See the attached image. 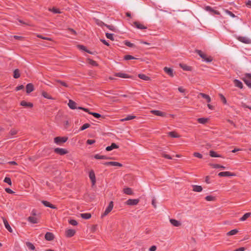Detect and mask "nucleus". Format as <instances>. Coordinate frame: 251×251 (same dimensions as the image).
Returning <instances> with one entry per match:
<instances>
[{
	"instance_id": "obj_1",
	"label": "nucleus",
	"mask_w": 251,
	"mask_h": 251,
	"mask_svg": "<svg viewBox=\"0 0 251 251\" xmlns=\"http://www.w3.org/2000/svg\"><path fill=\"white\" fill-rule=\"evenodd\" d=\"M195 52L198 53L201 57L203 59V61L206 62H210L212 61V58L211 57H207L205 54L202 52L201 50H197Z\"/></svg>"
},
{
	"instance_id": "obj_2",
	"label": "nucleus",
	"mask_w": 251,
	"mask_h": 251,
	"mask_svg": "<svg viewBox=\"0 0 251 251\" xmlns=\"http://www.w3.org/2000/svg\"><path fill=\"white\" fill-rule=\"evenodd\" d=\"M113 206H114V204H113V201H110L109 202L108 206L105 209L104 213L101 214V217L103 218L104 216H105L107 215H108L112 211V210L113 209Z\"/></svg>"
},
{
	"instance_id": "obj_3",
	"label": "nucleus",
	"mask_w": 251,
	"mask_h": 251,
	"mask_svg": "<svg viewBox=\"0 0 251 251\" xmlns=\"http://www.w3.org/2000/svg\"><path fill=\"white\" fill-rule=\"evenodd\" d=\"M236 39L240 42L246 44H251V39L246 37V36H239L236 37Z\"/></svg>"
},
{
	"instance_id": "obj_4",
	"label": "nucleus",
	"mask_w": 251,
	"mask_h": 251,
	"mask_svg": "<svg viewBox=\"0 0 251 251\" xmlns=\"http://www.w3.org/2000/svg\"><path fill=\"white\" fill-rule=\"evenodd\" d=\"M67 137H56L54 139V142L57 145L65 143L68 140Z\"/></svg>"
},
{
	"instance_id": "obj_5",
	"label": "nucleus",
	"mask_w": 251,
	"mask_h": 251,
	"mask_svg": "<svg viewBox=\"0 0 251 251\" xmlns=\"http://www.w3.org/2000/svg\"><path fill=\"white\" fill-rule=\"evenodd\" d=\"M218 176L220 177H226V176H235L236 175L233 173L230 172H221L218 174Z\"/></svg>"
},
{
	"instance_id": "obj_6",
	"label": "nucleus",
	"mask_w": 251,
	"mask_h": 251,
	"mask_svg": "<svg viewBox=\"0 0 251 251\" xmlns=\"http://www.w3.org/2000/svg\"><path fill=\"white\" fill-rule=\"evenodd\" d=\"M54 152L58 154L61 155H64L68 153V151L66 150H65L64 149H62V148H55L54 149Z\"/></svg>"
},
{
	"instance_id": "obj_7",
	"label": "nucleus",
	"mask_w": 251,
	"mask_h": 251,
	"mask_svg": "<svg viewBox=\"0 0 251 251\" xmlns=\"http://www.w3.org/2000/svg\"><path fill=\"white\" fill-rule=\"evenodd\" d=\"M139 202L138 199H128L126 202V204L128 205H136Z\"/></svg>"
},
{
	"instance_id": "obj_8",
	"label": "nucleus",
	"mask_w": 251,
	"mask_h": 251,
	"mask_svg": "<svg viewBox=\"0 0 251 251\" xmlns=\"http://www.w3.org/2000/svg\"><path fill=\"white\" fill-rule=\"evenodd\" d=\"M89 177L91 180L92 185L94 186L96 183V176L93 170L90 171L89 173Z\"/></svg>"
},
{
	"instance_id": "obj_9",
	"label": "nucleus",
	"mask_w": 251,
	"mask_h": 251,
	"mask_svg": "<svg viewBox=\"0 0 251 251\" xmlns=\"http://www.w3.org/2000/svg\"><path fill=\"white\" fill-rule=\"evenodd\" d=\"M45 238L47 241H52L53 240L54 237L53 233L50 232H47L45 234Z\"/></svg>"
},
{
	"instance_id": "obj_10",
	"label": "nucleus",
	"mask_w": 251,
	"mask_h": 251,
	"mask_svg": "<svg viewBox=\"0 0 251 251\" xmlns=\"http://www.w3.org/2000/svg\"><path fill=\"white\" fill-rule=\"evenodd\" d=\"M133 25L138 29H145L147 28L146 26L138 22H134L133 23Z\"/></svg>"
},
{
	"instance_id": "obj_11",
	"label": "nucleus",
	"mask_w": 251,
	"mask_h": 251,
	"mask_svg": "<svg viewBox=\"0 0 251 251\" xmlns=\"http://www.w3.org/2000/svg\"><path fill=\"white\" fill-rule=\"evenodd\" d=\"M2 220H3V223H4V226H5V228L10 232H12V229L11 228V226L9 225L8 222L7 221V220L5 218H4V217H2Z\"/></svg>"
},
{
	"instance_id": "obj_12",
	"label": "nucleus",
	"mask_w": 251,
	"mask_h": 251,
	"mask_svg": "<svg viewBox=\"0 0 251 251\" xmlns=\"http://www.w3.org/2000/svg\"><path fill=\"white\" fill-rule=\"evenodd\" d=\"M75 233V231L74 229H69L66 231L65 234L67 237H71L73 236Z\"/></svg>"
},
{
	"instance_id": "obj_13",
	"label": "nucleus",
	"mask_w": 251,
	"mask_h": 251,
	"mask_svg": "<svg viewBox=\"0 0 251 251\" xmlns=\"http://www.w3.org/2000/svg\"><path fill=\"white\" fill-rule=\"evenodd\" d=\"M164 71L167 74L169 75H170L171 77H173L174 75L173 70L170 68H168L167 67H165L164 68Z\"/></svg>"
},
{
	"instance_id": "obj_14",
	"label": "nucleus",
	"mask_w": 251,
	"mask_h": 251,
	"mask_svg": "<svg viewBox=\"0 0 251 251\" xmlns=\"http://www.w3.org/2000/svg\"><path fill=\"white\" fill-rule=\"evenodd\" d=\"M151 112L155 115L161 117H164L166 115L165 113L161 112L159 110H151Z\"/></svg>"
},
{
	"instance_id": "obj_15",
	"label": "nucleus",
	"mask_w": 251,
	"mask_h": 251,
	"mask_svg": "<svg viewBox=\"0 0 251 251\" xmlns=\"http://www.w3.org/2000/svg\"><path fill=\"white\" fill-rule=\"evenodd\" d=\"M114 75L117 77L124 78H127L130 77L127 74L123 73H121V72L115 73Z\"/></svg>"
},
{
	"instance_id": "obj_16",
	"label": "nucleus",
	"mask_w": 251,
	"mask_h": 251,
	"mask_svg": "<svg viewBox=\"0 0 251 251\" xmlns=\"http://www.w3.org/2000/svg\"><path fill=\"white\" fill-rule=\"evenodd\" d=\"M34 90V86L32 83H28L26 86V92L28 94Z\"/></svg>"
},
{
	"instance_id": "obj_17",
	"label": "nucleus",
	"mask_w": 251,
	"mask_h": 251,
	"mask_svg": "<svg viewBox=\"0 0 251 251\" xmlns=\"http://www.w3.org/2000/svg\"><path fill=\"white\" fill-rule=\"evenodd\" d=\"M41 202L46 207H50V208H52V209H56V207L55 205L50 203L48 201H41Z\"/></svg>"
},
{
	"instance_id": "obj_18",
	"label": "nucleus",
	"mask_w": 251,
	"mask_h": 251,
	"mask_svg": "<svg viewBox=\"0 0 251 251\" xmlns=\"http://www.w3.org/2000/svg\"><path fill=\"white\" fill-rule=\"evenodd\" d=\"M119 146L115 143H112L111 145L109 146H108L106 148L105 150L106 151H111L113 149H118Z\"/></svg>"
},
{
	"instance_id": "obj_19",
	"label": "nucleus",
	"mask_w": 251,
	"mask_h": 251,
	"mask_svg": "<svg viewBox=\"0 0 251 251\" xmlns=\"http://www.w3.org/2000/svg\"><path fill=\"white\" fill-rule=\"evenodd\" d=\"M70 108L72 109H77V107L76 106V103L73 100H69V102L68 104Z\"/></svg>"
},
{
	"instance_id": "obj_20",
	"label": "nucleus",
	"mask_w": 251,
	"mask_h": 251,
	"mask_svg": "<svg viewBox=\"0 0 251 251\" xmlns=\"http://www.w3.org/2000/svg\"><path fill=\"white\" fill-rule=\"evenodd\" d=\"M179 66L181 68H182L183 70L186 71H192V67L187 66L186 64H183V63H180Z\"/></svg>"
},
{
	"instance_id": "obj_21",
	"label": "nucleus",
	"mask_w": 251,
	"mask_h": 251,
	"mask_svg": "<svg viewBox=\"0 0 251 251\" xmlns=\"http://www.w3.org/2000/svg\"><path fill=\"white\" fill-rule=\"evenodd\" d=\"M27 221L32 224H37L38 222V219L33 216H29L27 218Z\"/></svg>"
},
{
	"instance_id": "obj_22",
	"label": "nucleus",
	"mask_w": 251,
	"mask_h": 251,
	"mask_svg": "<svg viewBox=\"0 0 251 251\" xmlns=\"http://www.w3.org/2000/svg\"><path fill=\"white\" fill-rule=\"evenodd\" d=\"M193 191L197 192H201L202 190V188L201 186L194 185L192 186Z\"/></svg>"
},
{
	"instance_id": "obj_23",
	"label": "nucleus",
	"mask_w": 251,
	"mask_h": 251,
	"mask_svg": "<svg viewBox=\"0 0 251 251\" xmlns=\"http://www.w3.org/2000/svg\"><path fill=\"white\" fill-rule=\"evenodd\" d=\"M234 83L236 87H238L240 89L243 88V85L241 81L236 79L234 80Z\"/></svg>"
},
{
	"instance_id": "obj_24",
	"label": "nucleus",
	"mask_w": 251,
	"mask_h": 251,
	"mask_svg": "<svg viewBox=\"0 0 251 251\" xmlns=\"http://www.w3.org/2000/svg\"><path fill=\"white\" fill-rule=\"evenodd\" d=\"M170 222L171 224L175 226H179L181 225L180 222L175 219H171Z\"/></svg>"
},
{
	"instance_id": "obj_25",
	"label": "nucleus",
	"mask_w": 251,
	"mask_h": 251,
	"mask_svg": "<svg viewBox=\"0 0 251 251\" xmlns=\"http://www.w3.org/2000/svg\"><path fill=\"white\" fill-rule=\"evenodd\" d=\"M251 216V212H248L245 213L242 217L239 219L240 221L243 222L246 221L248 218Z\"/></svg>"
},
{
	"instance_id": "obj_26",
	"label": "nucleus",
	"mask_w": 251,
	"mask_h": 251,
	"mask_svg": "<svg viewBox=\"0 0 251 251\" xmlns=\"http://www.w3.org/2000/svg\"><path fill=\"white\" fill-rule=\"evenodd\" d=\"M199 95L201 96L202 98L205 99L207 102H210L211 101V98L208 95L202 93H200Z\"/></svg>"
},
{
	"instance_id": "obj_27",
	"label": "nucleus",
	"mask_w": 251,
	"mask_h": 251,
	"mask_svg": "<svg viewBox=\"0 0 251 251\" xmlns=\"http://www.w3.org/2000/svg\"><path fill=\"white\" fill-rule=\"evenodd\" d=\"M94 158L97 159H109V158L106 155H100L99 154H97L95 155Z\"/></svg>"
},
{
	"instance_id": "obj_28",
	"label": "nucleus",
	"mask_w": 251,
	"mask_h": 251,
	"mask_svg": "<svg viewBox=\"0 0 251 251\" xmlns=\"http://www.w3.org/2000/svg\"><path fill=\"white\" fill-rule=\"evenodd\" d=\"M138 77L144 80L145 81H149L151 80V78L150 77L148 76L147 75H144V74H139Z\"/></svg>"
},
{
	"instance_id": "obj_29",
	"label": "nucleus",
	"mask_w": 251,
	"mask_h": 251,
	"mask_svg": "<svg viewBox=\"0 0 251 251\" xmlns=\"http://www.w3.org/2000/svg\"><path fill=\"white\" fill-rule=\"evenodd\" d=\"M25 244H26L27 248L29 250H32V251L35 250V246L32 243L29 242H26Z\"/></svg>"
},
{
	"instance_id": "obj_30",
	"label": "nucleus",
	"mask_w": 251,
	"mask_h": 251,
	"mask_svg": "<svg viewBox=\"0 0 251 251\" xmlns=\"http://www.w3.org/2000/svg\"><path fill=\"white\" fill-rule=\"evenodd\" d=\"M21 105L25 107H32L33 106V104L32 103L27 102L24 100H23L21 102Z\"/></svg>"
},
{
	"instance_id": "obj_31",
	"label": "nucleus",
	"mask_w": 251,
	"mask_h": 251,
	"mask_svg": "<svg viewBox=\"0 0 251 251\" xmlns=\"http://www.w3.org/2000/svg\"><path fill=\"white\" fill-rule=\"evenodd\" d=\"M123 192L125 194L127 195H132L133 192L131 188L126 187L123 190Z\"/></svg>"
},
{
	"instance_id": "obj_32",
	"label": "nucleus",
	"mask_w": 251,
	"mask_h": 251,
	"mask_svg": "<svg viewBox=\"0 0 251 251\" xmlns=\"http://www.w3.org/2000/svg\"><path fill=\"white\" fill-rule=\"evenodd\" d=\"M209 155L211 157H222L221 155L217 154L215 151H210Z\"/></svg>"
},
{
	"instance_id": "obj_33",
	"label": "nucleus",
	"mask_w": 251,
	"mask_h": 251,
	"mask_svg": "<svg viewBox=\"0 0 251 251\" xmlns=\"http://www.w3.org/2000/svg\"><path fill=\"white\" fill-rule=\"evenodd\" d=\"M135 116L133 115H127L125 118L121 120V121L124 122L126 121H129L135 118Z\"/></svg>"
},
{
	"instance_id": "obj_34",
	"label": "nucleus",
	"mask_w": 251,
	"mask_h": 251,
	"mask_svg": "<svg viewBox=\"0 0 251 251\" xmlns=\"http://www.w3.org/2000/svg\"><path fill=\"white\" fill-rule=\"evenodd\" d=\"M238 232V230L236 229L231 230L230 231L227 232L226 235L227 236L234 235Z\"/></svg>"
},
{
	"instance_id": "obj_35",
	"label": "nucleus",
	"mask_w": 251,
	"mask_h": 251,
	"mask_svg": "<svg viewBox=\"0 0 251 251\" xmlns=\"http://www.w3.org/2000/svg\"><path fill=\"white\" fill-rule=\"evenodd\" d=\"M81 217L84 219H89L91 218V215L90 213H82L80 215Z\"/></svg>"
},
{
	"instance_id": "obj_36",
	"label": "nucleus",
	"mask_w": 251,
	"mask_h": 251,
	"mask_svg": "<svg viewBox=\"0 0 251 251\" xmlns=\"http://www.w3.org/2000/svg\"><path fill=\"white\" fill-rule=\"evenodd\" d=\"M77 47H78V48L79 49L81 50H84V51H86V52H88V53H89L90 54H93V53L91 51L87 50L86 49V48L85 46H83V45H78Z\"/></svg>"
},
{
	"instance_id": "obj_37",
	"label": "nucleus",
	"mask_w": 251,
	"mask_h": 251,
	"mask_svg": "<svg viewBox=\"0 0 251 251\" xmlns=\"http://www.w3.org/2000/svg\"><path fill=\"white\" fill-rule=\"evenodd\" d=\"M205 199L207 201H215L216 200V197L215 196L210 195V196H206L205 198Z\"/></svg>"
},
{
	"instance_id": "obj_38",
	"label": "nucleus",
	"mask_w": 251,
	"mask_h": 251,
	"mask_svg": "<svg viewBox=\"0 0 251 251\" xmlns=\"http://www.w3.org/2000/svg\"><path fill=\"white\" fill-rule=\"evenodd\" d=\"M110 166L121 167L123 166V165L121 163L118 162L111 161Z\"/></svg>"
},
{
	"instance_id": "obj_39",
	"label": "nucleus",
	"mask_w": 251,
	"mask_h": 251,
	"mask_svg": "<svg viewBox=\"0 0 251 251\" xmlns=\"http://www.w3.org/2000/svg\"><path fill=\"white\" fill-rule=\"evenodd\" d=\"M168 135L173 138H178L179 137V136L174 131H171L169 132L168 133Z\"/></svg>"
},
{
	"instance_id": "obj_40",
	"label": "nucleus",
	"mask_w": 251,
	"mask_h": 251,
	"mask_svg": "<svg viewBox=\"0 0 251 251\" xmlns=\"http://www.w3.org/2000/svg\"><path fill=\"white\" fill-rule=\"evenodd\" d=\"M207 120H208V119L207 118H201L198 119V122L199 123L201 124H205L207 122Z\"/></svg>"
},
{
	"instance_id": "obj_41",
	"label": "nucleus",
	"mask_w": 251,
	"mask_h": 251,
	"mask_svg": "<svg viewBox=\"0 0 251 251\" xmlns=\"http://www.w3.org/2000/svg\"><path fill=\"white\" fill-rule=\"evenodd\" d=\"M42 95L43 97H44L45 98H46L47 99H49V100H51L52 99V97L49 94H48L47 92H43L42 93Z\"/></svg>"
},
{
	"instance_id": "obj_42",
	"label": "nucleus",
	"mask_w": 251,
	"mask_h": 251,
	"mask_svg": "<svg viewBox=\"0 0 251 251\" xmlns=\"http://www.w3.org/2000/svg\"><path fill=\"white\" fill-rule=\"evenodd\" d=\"M20 76V71L18 69H16L14 71V77L18 78Z\"/></svg>"
},
{
	"instance_id": "obj_43",
	"label": "nucleus",
	"mask_w": 251,
	"mask_h": 251,
	"mask_svg": "<svg viewBox=\"0 0 251 251\" xmlns=\"http://www.w3.org/2000/svg\"><path fill=\"white\" fill-rule=\"evenodd\" d=\"M212 167L213 168H215V169H218V168H220V169H225V166H222V165H220L217 164H212Z\"/></svg>"
},
{
	"instance_id": "obj_44",
	"label": "nucleus",
	"mask_w": 251,
	"mask_h": 251,
	"mask_svg": "<svg viewBox=\"0 0 251 251\" xmlns=\"http://www.w3.org/2000/svg\"><path fill=\"white\" fill-rule=\"evenodd\" d=\"M89 114L93 115L94 117L96 118H99L101 117V115L98 113L95 112H89Z\"/></svg>"
},
{
	"instance_id": "obj_45",
	"label": "nucleus",
	"mask_w": 251,
	"mask_h": 251,
	"mask_svg": "<svg viewBox=\"0 0 251 251\" xmlns=\"http://www.w3.org/2000/svg\"><path fill=\"white\" fill-rule=\"evenodd\" d=\"M90 126V125L89 124L86 123L84 124L80 128V130H84L86 128L89 127Z\"/></svg>"
},
{
	"instance_id": "obj_46",
	"label": "nucleus",
	"mask_w": 251,
	"mask_h": 251,
	"mask_svg": "<svg viewBox=\"0 0 251 251\" xmlns=\"http://www.w3.org/2000/svg\"><path fill=\"white\" fill-rule=\"evenodd\" d=\"M105 35H106V37L108 39H110L112 41H113L114 40V37H113V34L109 33H106Z\"/></svg>"
},
{
	"instance_id": "obj_47",
	"label": "nucleus",
	"mask_w": 251,
	"mask_h": 251,
	"mask_svg": "<svg viewBox=\"0 0 251 251\" xmlns=\"http://www.w3.org/2000/svg\"><path fill=\"white\" fill-rule=\"evenodd\" d=\"M243 80L246 83V84L250 88H251V81L250 80L247 79V78H243Z\"/></svg>"
},
{
	"instance_id": "obj_48",
	"label": "nucleus",
	"mask_w": 251,
	"mask_h": 251,
	"mask_svg": "<svg viewBox=\"0 0 251 251\" xmlns=\"http://www.w3.org/2000/svg\"><path fill=\"white\" fill-rule=\"evenodd\" d=\"M124 59L126 60H128L131 59H135V58L130 55H126L124 56Z\"/></svg>"
},
{
	"instance_id": "obj_49",
	"label": "nucleus",
	"mask_w": 251,
	"mask_h": 251,
	"mask_svg": "<svg viewBox=\"0 0 251 251\" xmlns=\"http://www.w3.org/2000/svg\"><path fill=\"white\" fill-rule=\"evenodd\" d=\"M55 82L59 83L61 85H62V86H64L65 87H68V84L67 83H66L65 82L62 81H61L60 80H56Z\"/></svg>"
},
{
	"instance_id": "obj_50",
	"label": "nucleus",
	"mask_w": 251,
	"mask_h": 251,
	"mask_svg": "<svg viewBox=\"0 0 251 251\" xmlns=\"http://www.w3.org/2000/svg\"><path fill=\"white\" fill-rule=\"evenodd\" d=\"M206 10H207V11H210V12H214V13H215V14H219V12H218V11H215V10H213V9L211 7H210V6H207V7H206Z\"/></svg>"
},
{
	"instance_id": "obj_51",
	"label": "nucleus",
	"mask_w": 251,
	"mask_h": 251,
	"mask_svg": "<svg viewBox=\"0 0 251 251\" xmlns=\"http://www.w3.org/2000/svg\"><path fill=\"white\" fill-rule=\"evenodd\" d=\"M4 182L5 183H7L9 185H11V184H12V182H11V179L9 177H5V178L4 179Z\"/></svg>"
},
{
	"instance_id": "obj_52",
	"label": "nucleus",
	"mask_w": 251,
	"mask_h": 251,
	"mask_svg": "<svg viewBox=\"0 0 251 251\" xmlns=\"http://www.w3.org/2000/svg\"><path fill=\"white\" fill-rule=\"evenodd\" d=\"M69 223L73 226H76L77 225V222L74 219H72L69 221Z\"/></svg>"
},
{
	"instance_id": "obj_53",
	"label": "nucleus",
	"mask_w": 251,
	"mask_h": 251,
	"mask_svg": "<svg viewBox=\"0 0 251 251\" xmlns=\"http://www.w3.org/2000/svg\"><path fill=\"white\" fill-rule=\"evenodd\" d=\"M193 155L196 157H198L199 158H202V155L199 153V152H195L193 153Z\"/></svg>"
},
{
	"instance_id": "obj_54",
	"label": "nucleus",
	"mask_w": 251,
	"mask_h": 251,
	"mask_svg": "<svg viewBox=\"0 0 251 251\" xmlns=\"http://www.w3.org/2000/svg\"><path fill=\"white\" fill-rule=\"evenodd\" d=\"M88 61H89V63L91 65H92L93 66H98V64H97V63L95 61L93 60L92 59H88Z\"/></svg>"
},
{
	"instance_id": "obj_55",
	"label": "nucleus",
	"mask_w": 251,
	"mask_h": 251,
	"mask_svg": "<svg viewBox=\"0 0 251 251\" xmlns=\"http://www.w3.org/2000/svg\"><path fill=\"white\" fill-rule=\"evenodd\" d=\"M225 12L232 18H235L236 17V16L233 13L228 10H226Z\"/></svg>"
},
{
	"instance_id": "obj_56",
	"label": "nucleus",
	"mask_w": 251,
	"mask_h": 251,
	"mask_svg": "<svg viewBox=\"0 0 251 251\" xmlns=\"http://www.w3.org/2000/svg\"><path fill=\"white\" fill-rule=\"evenodd\" d=\"M37 37L40 38L44 39V40H48V41H51V39L50 38L44 37L41 35H37Z\"/></svg>"
},
{
	"instance_id": "obj_57",
	"label": "nucleus",
	"mask_w": 251,
	"mask_h": 251,
	"mask_svg": "<svg viewBox=\"0 0 251 251\" xmlns=\"http://www.w3.org/2000/svg\"><path fill=\"white\" fill-rule=\"evenodd\" d=\"M219 96L220 97L221 99L223 101V103L224 104H226V98L222 94H220Z\"/></svg>"
},
{
	"instance_id": "obj_58",
	"label": "nucleus",
	"mask_w": 251,
	"mask_h": 251,
	"mask_svg": "<svg viewBox=\"0 0 251 251\" xmlns=\"http://www.w3.org/2000/svg\"><path fill=\"white\" fill-rule=\"evenodd\" d=\"M49 10L51 11V12H52L54 13H60V12L59 9H56V8H52L51 9H50Z\"/></svg>"
},
{
	"instance_id": "obj_59",
	"label": "nucleus",
	"mask_w": 251,
	"mask_h": 251,
	"mask_svg": "<svg viewBox=\"0 0 251 251\" xmlns=\"http://www.w3.org/2000/svg\"><path fill=\"white\" fill-rule=\"evenodd\" d=\"M96 142L95 140L88 139L87 140V144L88 145H92Z\"/></svg>"
},
{
	"instance_id": "obj_60",
	"label": "nucleus",
	"mask_w": 251,
	"mask_h": 251,
	"mask_svg": "<svg viewBox=\"0 0 251 251\" xmlns=\"http://www.w3.org/2000/svg\"><path fill=\"white\" fill-rule=\"evenodd\" d=\"M244 78H247V79L250 80V81H251V74H246L245 75V76Z\"/></svg>"
},
{
	"instance_id": "obj_61",
	"label": "nucleus",
	"mask_w": 251,
	"mask_h": 251,
	"mask_svg": "<svg viewBox=\"0 0 251 251\" xmlns=\"http://www.w3.org/2000/svg\"><path fill=\"white\" fill-rule=\"evenodd\" d=\"M125 45L126 46H127V47H133L134 46V44L130 43V42H128V41H126L125 42Z\"/></svg>"
},
{
	"instance_id": "obj_62",
	"label": "nucleus",
	"mask_w": 251,
	"mask_h": 251,
	"mask_svg": "<svg viewBox=\"0 0 251 251\" xmlns=\"http://www.w3.org/2000/svg\"><path fill=\"white\" fill-rule=\"evenodd\" d=\"M17 133V131L16 129H11L10 131V134L11 136L14 135L16 134Z\"/></svg>"
},
{
	"instance_id": "obj_63",
	"label": "nucleus",
	"mask_w": 251,
	"mask_h": 251,
	"mask_svg": "<svg viewBox=\"0 0 251 251\" xmlns=\"http://www.w3.org/2000/svg\"><path fill=\"white\" fill-rule=\"evenodd\" d=\"M162 156L164 157V158H166V159H172V157L168 155V154H165V153H163L162 154Z\"/></svg>"
},
{
	"instance_id": "obj_64",
	"label": "nucleus",
	"mask_w": 251,
	"mask_h": 251,
	"mask_svg": "<svg viewBox=\"0 0 251 251\" xmlns=\"http://www.w3.org/2000/svg\"><path fill=\"white\" fill-rule=\"evenodd\" d=\"M5 191L7 193H9V194H13V193H14V192L13 191H12L11 189L9 188H5Z\"/></svg>"
}]
</instances>
